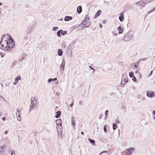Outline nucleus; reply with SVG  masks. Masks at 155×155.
<instances>
[{
    "label": "nucleus",
    "mask_w": 155,
    "mask_h": 155,
    "mask_svg": "<svg viewBox=\"0 0 155 155\" xmlns=\"http://www.w3.org/2000/svg\"><path fill=\"white\" fill-rule=\"evenodd\" d=\"M133 36V34L131 31H129L127 33L124 38V40L125 41H127L132 38Z\"/></svg>",
    "instance_id": "f257e3e1"
},
{
    "label": "nucleus",
    "mask_w": 155,
    "mask_h": 155,
    "mask_svg": "<svg viewBox=\"0 0 155 155\" xmlns=\"http://www.w3.org/2000/svg\"><path fill=\"white\" fill-rule=\"evenodd\" d=\"M30 99L31 105L30 106L29 112H30L31 110L33 109L37 103L36 99L35 97H31Z\"/></svg>",
    "instance_id": "f03ea898"
},
{
    "label": "nucleus",
    "mask_w": 155,
    "mask_h": 155,
    "mask_svg": "<svg viewBox=\"0 0 155 155\" xmlns=\"http://www.w3.org/2000/svg\"><path fill=\"white\" fill-rule=\"evenodd\" d=\"M56 124H57V128L59 127L58 129H60L61 130V128H62V120L60 118L57 119L56 121Z\"/></svg>",
    "instance_id": "7ed1b4c3"
},
{
    "label": "nucleus",
    "mask_w": 155,
    "mask_h": 155,
    "mask_svg": "<svg viewBox=\"0 0 155 155\" xmlns=\"http://www.w3.org/2000/svg\"><path fill=\"white\" fill-rule=\"evenodd\" d=\"M6 35L8 36V38H9V41L10 42V41H11L10 44L12 45L11 48H13L15 46L14 39L12 38L10 35L6 34Z\"/></svg>",
    "instance_id": "20e7f679"
},
{
    "label": "nucleus",
    "mask_w": 155,
    "mask_h": 155,
    "mask_svg": "<svg viewBox=\"0 0 155 155\" xmlns=\"http://www.w3.org/2000/svg\"><path fill=\"white\" fill-rule=\"evenodd\" d=\"M155 95V93L153 91L149 92L148 91L147 92V97H153Z\"/></svg>",
    "instance_id": "39448f33"
},
{
    "label": "nucleus",
    "mask_w": 155,
    "mask_h": 155,
    "mask_svg": "<svg viewBox=\"0 0 155 155\" xmlns=\"http://www.w3.org/2000/svg\"><path fill=\"white\" fill-rule=\"evenodd\" d=\"M33 27L32 26H29L26 31V33L27 34H29L31 32H32L33 31Z\"/></svg>",
    "instance_id": "423d86ee"
},
{
    "label": "nucleus",
    "mask_w": 155,
    "mask_h": 155,
    "mask_svg": "<svg viewBox=\"0 0 155 155\" xmlns=\"http://www.w3.org/2000/svg\"><path fill=\"white\" fill-rule=\"evenodd\" d=\"M124 13L123 12H122L120 15L119 17V19L120 21H123L124 20Z\"/></svg>",
    "instance_id": "0eeeda50"
},
{
    "label": "nucleus",
    "mask_w": 155,
    "mask_h": 155,
    "mask_svg": "<svg viewBox=\"0 0 155 155\" xmlns=\"http://www.w3.org/2000/svg\"><path fill=\"white\" fill-rule=\"evenodd\" d=\"M145 2L143 1H140L136 3V5H139L141 6H144Z\"/></svg>",
    "instance_id": "6e6552de"
},
{
    "label": "nucleus",
    "mask_w": 155,
    "mask_h": 155,
    "mask_svg": "<svg viewBox=\"0 0 155 155\" xmlns=\"http://www.w3.org/2000/svg\"><path fill=\"white\" fill-rule=\"evenodd\" d=\"M72 19V17L70 16H66L64 18V21H68L71 20Z\"/></svg>",
    "instance_id": "1a4fd4ad"
},
{
    "label": "nucleus",
    "mask_w": 155,
    "mask_h": 155,
    "mask_svg": "<svg viewBox=\"0 0 155 155\" xmlns=\"http://www.w3.org/2000/svg\"><path fill=\"white\" fill-rule=\"evenodd\" d=\"M65 61L64 59H63L62 62L61 63V65H60V68H62V69L63 70H64V67L65 66Z\"/></svg>",
    "instance_id": "9d476101"
},
{
    "label": "nucleus",
    "mask_w": 155,
    "mask_h": 155,
    "mask_svg": "<svg viewBox=\"0 0 155 155\" xmlns=\"http://www.w3.org/2000/svg\"><path fill=\"white\" fill-rule=\"evenodd\" d=\"M77 12L78 14H80V13H81V12L82 11V7L81 5L79 6L78 7V8H77Z\"/></svg>",
    "instance_id": "9b49d317"
},
{
    "label": "nucleus",
    "mask_w": 155,
    "mask_h": 155,
    "mask_svg": "<svg viewBox=\"0 0 155 155\" xmlns=\"http://www.w3.org/2000/svg\"><path fill=\"white\" fill-rule=\"evenodd\" d=\"M90 18L87 15H86L85 18L83 21V22L84 23V24H85V23H86V24H87V21H88L89 20H90Z\"/></svg>",
    "instance_id": "f8f14e48"
},
{
    "label": "nucleus",
    "mask_w": 155,
    "mask_h": 155,
    "mask_svg": "<svg viewBox=\"0 0 155 155\" xmlns=\"http://www.w3.org/2000/svg\"><path fill=\"white\" fill-rule=\"evenodd\" d=\"M56 115L55 116V117L56 118H59L61 116V111H58L56 112Z\"/></svg>",
    "instance_id": "ddd939ff"
},
{
    "label": "nucleus",
    "mask_w": 155,
    "mask_h": 155,
    "mask_svg": "<svg viewBox=\"0 0 155 155\" xmlns=\"http://www.w3.org/2000/svg\"><path fill=\"white\" fill-rule=\"evenodd\" d=\"M8 39L7 38V41H6V40H5V42H6V44H7V45L6 46H7V48H8V49H9V50H11L10 49L11 48V46H10V45L9 42H8Z\"/></svg>",
    "instance_id": "4468645a"
},
{
    "label": "nucleus",
    "mask_w": 155,
    "mask_h": 155,
    "mask_svg": "<svg viewBox=\"0 0 155 155\" xmlns=\"http://www.w3.org/2000/svg\"><path fill=\"white\" fill-rule=\"evenodd\" d=\"M101 10H98L96 14L95 15L94 18H96L98 16H99L101 14Z\"/></svg>",
    "instance_id": "2eb2a0df"
},
{
    "label": "nucleus",
    "mask_w": 155,
    "mask_h": 155,
    "mask_svg": "<svg viewBox=\"0 0 155 155\" xmlns=\"http://www.w3.org/2000/svg\"><path fill=\"white\" fill-rule=\"evenodd\" d=\"M57 53L58 55L59 56H61L63 54V51L61 49H58Z\"/></svg>",
    "instance_id": "dca6fc26"
},
{
    "label": "nucleus",
    "mask_w": 155,
    "mask_h": 155,
    "mask_svg": "<svg viewBox=\"0 0 155 155\" xmlns=\"http://www.w3.org/2000/svg\"><path fill=\"white\" fill-rule=\"evenodd\" d=\"M117 30L119 31V34H121L123 32V30L121 29V27L120 26H119L118 27Z\"/></svg>",
    "instance_id": "f3484780"
},
{
    "label": "nucleus",
    "mask_w": 155,
    "mask_h": 155,
    "mask_svg": "<svg viewBox=\"0 0 155 155\" xmlns=\"http://www.w3.org/2000/svg\"><path fill=\"white\" fill-rule=\"evenodd\" d=\"M88 140L92 144V145H94L95 144V141L94 140L92 139L91 138L88 139Z\"/></svg>",
    "instance_id": "a211bd4d"
},
{
    "label": "nucleus",
    "mask_w": 155,
    "mask_h": 155,
    "mask_svg": "<svg viewBox=\"0 0 155 155\" xmlns=\"http://www.w3.org/2000/svg\"><path fill=\"white\" fill-rule=\"evenodd\" d=\"M61 34L62 35H64L67 34V31H63L62 30H60Z\"/></svg>",
    "instance_id": "6ab92c4d"
},
{
    "label": "nucleus",
    "mask_w": 155,
    "mask_h": 155,
    "mask_svg": "<svg viewBox=\"0 0 155 155\" xmlns=\"http://www.w3.org/2000/svg\"><path fill=\"white\" fill-rule=\"evenodd\" d=\"M57 80V78H50L48 79V82L49 83H50L52 81H55Z\"/></svg>",
    "instance_id": "aec40b11"
},
{
    "label": "nucleus",
    "mask_w": 155,
    "mask_h": 155,
    "mask_svg": "<svg viewBox=\"0 0 155 155\" xmlns=\"http://www.w3.org/2000/svg\"><path fill=\"white\" fill-rule=\"evenodd\" d=\"M84 23L83 22V25H85V27L86 28L89 27L91 24V22H89L88 23H87V24L86 23H85V24H84Z\"/></svg>",
    "instance_id": "412c9836"
},
{
    "label": "nucleus",
    "mask_w": 155,
    "mask_h": 155,
    "mask_svg": "<svg viewBox=\"0 0 155 155\" xmlns=\"http://www.w3.org/2000/svg\"><path fill=\"white\" fill-rule=\"evenodd\" d=\"M125 153L126 155H130V151L129 149L125 151Z\"/></svg>",
    "instance_id": "4be33fe9"
},
{
    "label": "nucleus",
    "mask_w": 155,
    "mask_h": 155,
    "mask_svg": "<svg viewBox=\"0 0 155 155\" xmlns=\"http://www.w3.org/2000/svg\"><path fill=\"white\" fill-rule=\"evenodd\" d=\"M71 120L72 124L73 125V126H75V123L74 122V117L71 118Z\"/></svg>",
    "instance_id": "5701e85b"
},
{
    "label": "nucleus",
    "mask_w": 155,
    "mask_h": 155,
    "mask_svg": "<svg viewBox=\"0 0 155 155\" xmlns=\"http://www.w3.org/2000/svg\"><path fill=\"white\" fill-rule=\"evenodd\" d=\"M129 76L130 78H132L134 76V73L132 71H130L129 73Z\"/></svg>",
    "instance_id": "b1692460"
},
{
    "label": "nucleus",
    "mask_w": 155,
    "mask_h": 155,
    "mask_svg": "<svg viewBox=\"0 0 155 155\" xmlns=\"http://www.w3.org/2000/svg\"><path fill=\"white\" fill-rule=\"evenodd\" d=\"M21 77L20 76H18L16 77V78H15V81L17 82L18 81V80H21Z\"/></svg>",
    "instance_id": "393cba45"
},
{
    "label": "nucleus",
    "mask_w": 155,
    "mask_h": 155,
    "mask_svg": "<svg viewBox=\"0 0 155 155\" xmlns=\"http://www.w3.org/2000/svg\"><path fill=\"white\" fill-rule=\"evenodd\" d=\"M117 127V125L115 123H114L113 125V128L114 130L116 129Z\"/></svg>",
    "instance_id": "a878e982"
},
{
    "label": "nucleus",
    "mask_w": 155,
    "mask_h": 155,
    "mask_svg": "<svg viewBox=\"0 0 155 155\" xmlns=\"http://www.w3.org/2000/svg\"><path fill=\"white\" fill-rule=\"evenodd\" d=\"M5 151V150L2 149L0 147V154H2Z\"/></svg>",
    "instance_id": "bb28decb"
},
{
    "label": "nucleus",
    "mask_w": 155,
    "mask_h": 155,
    "mask_svg": "<svg viewBox=\"0 0 155 155\" xmlns=\"http://www.w3.org/2000/svg\"><path fill=\"white\" fill-rule=\"evenodd\" d=\"M60 34H61V32L60 31V30L57 31V35L59 37H61Z\"/></svg>",
    "instance_id": "cd10ccee"
},
{
    "label": "nucleus",
    "mask_w": 155,
    "mask_h": 155,
    "mask_svg": "<svg viewBox=\"0 0 155 155\" xmlns=\"http://www.w3.org/2000/svg\"><path fill=\"white\" fill-rule=\"evenodd\" d=\"M18 118H17V119L18 121H20L21 120V114H18Z\"/></svg>",
    "instance_id": "c85d7f7f"
},
{
    "label": "nucleus",
    "mask_w": 155,
    "mask_h": 155,
    "mask_svg": "<svg viewBox=\"0 0 155 155\" xmlns=\"http://www.w3.org/2000/svg\"><path fill=\"white\" fill-rule=\"evenodd\" d=\"M123 81L124 82V83L123 84H124L128 82L127 79L125 78H124L123 79Z\"/></svg>",
    "instance_id": "c756f323"
},
{
    "label": "nucleus",
    "mask_w": 155,
    "mask_h": 155,
    "mask_svg": "<svg viewBox=\"0 0 155 155\" xmlns=\"http://www.w3.org/2000/svg\"><path fill=\"white\" fill-rule=\"evenodd\" d=\"M58 27H54L52 29V30L54 31H57L58 29Z\"/></svg>",
    "instance_id": "7c9ffc66"
},
{
    "label": "nucleus",
    "mask_w": 155,
    "mask_h": 155,
    "mask_svg": "<svg viewBox=\"0 0 155 155\" xmlns=\"http://www.w3.org/2000/svg\"><path fill=\"white\" fill-rule=\"evenodd\" d=\"M4 37H5V35H3V36H2V38L1 39V41H0V43H2V40H3V39H4Z\"/></svg>",
    "instance_id": "2f4dec72"
},
{
    "label": "nucleus",
    "mask_w": 155,
    "mask_h": 155,
    "mask_svg": "<svg viewBox=\"0 0 155 155\" xmlns=\"http://www.w3.org/2000/svg\"><path fill=\"white\" fill-rule=\"evenodd\" d=\"M0 54L1 55L2 58H3L5 55V54L4 53H3L2 52L0 53Z\"/></svg>",
    "instance_id": "473e14b6"
},
{
    "label": "nucleus",
    "mask_w": 155,
    "mask_h": 155,
    "mask_svg": "<svg viewBox=\"0 0 155 155\" xmlns=\"http://www.w3.org/2000/svg\"><path fill=\"white\" fill-rule=\"evenodd\" d=\"M106 125H105L104 126V131L105 133H106V132H107V129L106 128Z\"/></svg>",
    "instance_id": "72a5a7b5"
},
{
    "label": "nucleus",
    "mask_w": 155,
    "mask_h": 155,
    "mask_svg": "<svg viewBox=\"0 0 155 155\" xmlns=\"http://www.w3.org/2000/svg\"><path fill=\"white\" fill-rule=\"evenodd\" d=\"M115 121L116 123L118 124H120V121L118 119H116Z\"/></svg>",
    "instance_id": "f704fd0d"
},
{
    "label": "nucleus",
    "mask_w": 155,
    "mask_h": 155,
    "mask_svg": "<svg viewBox=\"0 0 155 155\" xmlns=\"http://www.w3.org/2000/svg\"><path fill=\"white\" fill-rule=\"evenodd\" d=\"M17 114H16L17 115L18 114H21L20 111L19 110H18L17 108Z\"/></svg>",
    "instance_id": "c9c22d12"
},
{
    "label": "nucleus",
    "mask_w": 155,
    "mask_h": 155,
    "mask_svg": "<svg viewBox=\"0 0 155 155\" xmlns=\"http://www.w3.org/2000/svg\"><path fill=\"white\" fill-rule=\"evenodd\" d=\"M132 80L134 81H135L136 80V78L135 76H134L133 77Z\"/></svg>",
    "instance_id": "e433bc0d"
},
{
    "label": "nucleus",
    "mask_w": 155,
    "mask_h": 155,
    "mask_svg": "<svg viewBox=\"0 0 155 155\" xmlns=\"http://www.w3.org/2000/svg\"><path fill=\"white\" fill-rule=\"evenodd\" d=\"M102 114H101L99 115L98 118L100 119H101L102 118Z\"/></svg>",
    "instance_id": "4c0bfd02"
},
{
    "label": "nucleus",
    "mask_w": 155,
    "mask_h": 155,
    "mask_svg": "<svg viewBox=\"0 0 155 155\" xmlns=\"http://www.w3.org/2000/svg\"><path fill=\"white\" fill-rule=\"evenodd\" d=\"M6 146H5V144H4L3 146H2L1 147V148H2V149H4V150H5V148H6Z\"/></svg>",
    "instance_id": "58836bf2"
},
{
    "label": "nucleus",
    "mask_w": 155,
    "mask_h": 155,
    "mask_svg": "<svg viewBox=\"0 0 155 155\" xmlns=\"http://www.w3.org/2000/svg\"><path fill=\"white\" fill-rule=\"evenodd\" d=\"M153 0H147L146 2V3H149V2H153Z\"/></svg>",
    "instance_id": "ea45409f"
},
{
    "label": "nucleus",
    "mask_w": 155,
    "mask_h": 155,
    "mask_svg": "<svg viewBox=\"0 0 155 155\" xmlns=\"http://www.w3.org/2000/svg\"><path fill=\"white\" fill-rule=\"evenodd\" d=\"M108 110H106L105 111V115H108Z\"/></svg>",
    "instance_id": "a19ab883"
},
{
    "label": "nucleus",
    "mask_w": 155,
    "mask_h": 155,
    "mask_svg": "<svg viewBox=\"0 0 155 155\" xmlns=\"http://www.w3.org/2000/svg\"><path fill=\"white\" fill-rule=\"evenodd\" d=\"M89 67L90 68H91V69L92 70H93V72H92V73H94V71H95V70L93 68H92L91 66H89Z\"/></svg>",
    "instance_id": "79ce46f5"
},
{
    "label": "nucleus",
    "mask_w": 155,
    "mask_h": 155,
    "mask_svg": "<svg viewBox=\"0 0 155 155\" xmlns=\"http://www.w3.org/2000/svg\"><path fill=\"white\" fill-rule=\"evenodd\" d=\"M11 155H15V152L14 151L13 152L12 150L11 152Z\"/></svg>",
    "instance_id": "37998d69"
},
{
    "label": "nucleus",
    "mask_w": 155,
    "mask_h": 155,
    "mask_svg": "<svg viewBox=\"0 0 155 155\" xmlns=\"http://www.w3.org/2000/svg\"><path fill=\"white\" fill-rule=\"evenodd\" d=\"M4 49L5 50L8 51V48H7V46H5V48H4L3 49Z\"/></svg>",
    "instance_id": "c03bdc74"
},
{
    "label": "nucleus",
    "mask_w": 155,
    "mask_h": 155,
    "mask_svg": "<svg viewBox=\"0 0 155 155\" xmlns=\"http://www.w3.org/2000/svg\"><path fill=\"white\" fill-rule=\"evenodd\" d=\"M152 73H153V71H151L148 74L149 76H150L152 74Z\"/></svg>",
    "instance_id": "a18cd8bd"
},
{
    "label": "nucleus",
    "mask_w": 155,
    "mask_h": 155,
    "mask_svg": "<svg viewBox=\"0 0 155 155\" xmlns=\"http://www.w3.org/2000/svg\"><path fill=\"white\" fill-rule=\"evenodd\" d=\"M73 105H74V103H72L71 104H70V106L71 107H72L73 106Z\"/></svg>",
    "instance_id": "49530a36"
},
{
    "label": "nucleus",
    "mask_w": 155,
    "mask_h": 155,
    "mask_svg": "<svg viewBox=\"0 0 155 155\" xmlns=\"http://www.w3.org/2000/svg\"><path fill=\"white\" fill-rule=\"evenodd\" d=\"M62 47H64V48H65L66 46V45L65 44H64L62 45Z\"/></svg>",
    "instance_id": "de8ad7c7"
},
{
    "label": "nucleus",
    "mask_w": 155,
    "mask_h": 155,
    "mask_svg": "<svg viewBox=\"0 0 155 155\" xmlns=\"http://www.w3.org/2000/svg\"><path fill=\"white\" fill-rule=\"evenodd\" d=\"M24 59V57H23L22 58H19V61H22Z\"/></svg>",
    "instance_id": "09e8293b"
},
{
    "label": "nucleus",
    "mask_w": 155,
    "mask_h": 155,
    "mask_svg": "<svg viewBox=\"0 0 155 155\" xmlns=\"http://www.w3.org/2000/svg\"><path fill=\"white\" fill-rule=\"evenodd\" d=\"M4 45L3 44H2L1 45V47L2 48H4Z\"/></svg>",
    "instance_id": "8fccbe9b"
},
{
    "label": "nucleus",
    "mask_w": 155,
    "mask_h": 155,
    "mask_svg": "<svg viewBox=\"0 0 155 155\" xmlns=\"http://www.w3.org/2000/svg\"><path fill=\"white\" fill-rule=\"evenodd\" d=\"M154 11V10L153 9L152 10H150V11H149L147 14H149V13H150V12H152L153 11Z\"/></svg>",
    "instance_id": "3c124183"
},
{
    "label": "nucleus",
    "mask_w": 155,
    "mask_h": 155,
    "mask_svg": "<svg viewBox=\"0 0 155 155\" xmlns=\"http://www.w3.org/2000/svg\"><path fill=\"white\" fill-rule=\"evenodd\" d=\"M139 74L140 78H141L142 76V75L140 73H139Z\"/></svg>",
    "instance_id": "603ef678"
},
{
    "label": "nucleus",
    "mask_w": 155,
    "mask_h": 155,
    "mask_svg": "<svg viewBox=\"0 0 155 155\" xmlns=\"http://www.w3.org/2000/svg\"><path fill=\"white\" fill-rule=\"evenodd\" d=\"M2 119L3 121H5L6 120V118L5 117H3L2 118Z\"/></svg>",
    "instance_id": "864d4df0"
},
{
    "label": "nucleus",
    "mask_w": 155,
    "mask_h": 155,
    "mask_svg": "<svg viewBox=\"0 0 155 155\" xmlns=\"http://www.w3.org/2000/svg\"><path fill=\"white\" fill-rule=\"evenodd\" d=\"M1 98H2L3 100H5V99L2 96L0 95V99Z\"/></svg>",
    "instance_id": "5fc2aeb1"
},
{
    "label": "nucleus",
    "mask_w": 155,
    "mask_h": 155,
    "mask_svg": "<svg viewBox=\"0 0 155 155\" xmlns=\"http://www.w3.org/2000/svg\"><path fill=\"white\" fill-rule=\"evenodd\" d=\"M15 64H16V63L15 61H14V62H13V63H12V66H13L14 65H15Z\"/></svg>",
    "instance_id": "6e6d98bb"
},
{
    "label": "nucleus",
    "mask_w": 155,
    "mask_h": 155,
    "mask_svg": "<svg viewBox=\"0 0 155 155\" xmlns=\"http://www.w3.org/2000/svg\"><path fill=\"white\" fill-rule=\"evenodd\" d=\"M153 115H155V110H153Z\"/></svg>",
    "instance_id": "4d7b16f0"
},
{
    "label": "nucleus",
    "mask_w": 155,
    "mask_h": 155,
    "mask_svg": "<svg viewBox=\"0 0 155 155\" xmlns=\"http://www.w3.org/2000/svg\"><path fill=\"white\" fill-rule=\"evenodd\" d=\"M134 148H130L129 150L130 151L131 150H134Z\"/></svg>",
    "instance_id": "13d9d810"
},
{
    "label": "nucleus",
    "mask_w": 155,
    "mask_h": 155,
    "mask_svg": "<svg viewBox=\"0 0 155 155\" xmlns=\"http://www.w3.org/2000/svg\"><path fill=\"white\" fill-rule=\"evenodd\" d=\"M99 27L100 28H101L102 27V24H100L99 25Z\"/></svg>",
    "instance_id": "bf43d9fd"
},
{
    "label": "nucleus",
    "mask_w": 155,
    "mask_h": 155,
    "mask_svg": "<svg viewBox=\"0 0 155 155\" xmlns=\"http://www.w3.org/2000/svg\"><path fill=\"white\" fill-rule=\"evenodd\" d=\"M82 102L81 101H80L79 102V105H81L82 104Z\"/></svg>",
    "instance_id": "052dcab7"
},
{
    "label": "nucleus",
    "mask_w": 155,
    "mask_h": 155,
    "mask_svg": "<svg viewBox=\"0 0 155 155\" xmlns=\"http://www.w3.org/2000/svg\"><path fill=\"white\" fill-rule=\"evenodd\" d=\"M83 25V28L82 29H83L84 28H86L85 25Z\"/></svg>",
    "instance_id": "680f3d73"
},
{
    "label": "nucleus",
    "mask_w": 155,
    "mask_h": 155,
    "mask_svg": "<svg viewBox=\"0 0 155 155\" xmlns=\"http://www.w3.org/2000/svg\"><path fill=\"white\" fill-rule=\"evenodd\" d=\"M134 67L136 68H137V66L136 64H135L134 65Z\"/></svg>",
    "instance_id": "e2e57ef3"
},
{
    "label": "nucleus",
    "mask_w": 155,
    "mask_h": 155,
    "mask_svg": "<svg viewBox=\"0 0 155 155\" xmlns=\"http://www.w3.org/2000/svg\"><path fill=\"white\" fill-rule=\"evenodd\" d=\"M59 93H57H57H56V95H57V96H58V95H59Z\"/></svg>",
    "instance_id": "0e129e2a"
},
{
    "label": "nucleus",
    "mask_w": 155,
    "mask_h": 155,
    "mask_svg": "<svg viewBox=\"0 0 155 155\" xmlns=\"http://www.w3.org/2000/svg\"><path fill=\"white\" fill-rule=\"evenodd\" d=\"M135 73H138L139 74V72L138 71H137V70H136V72H135Z\"/></svg>",
    "instance_id": "69168bd1"
},
{
    "label": "nucleus",
    "mask_w": 155,
    "mask_h": 155,
    "mask_svg": "<svg viewBox=\"0 0 155 155\" xmlns=\"http://www.w3.org/2000/svg\"><path fill=\"white\" fill-rule=\"evenodd\" d=\"M107 151H103L102 152V153H107Z\"/></svg>",
    "instance_id": "338daca9"
},
{
    "label": "nucleus",
    "mask_w": 155,
    "mask_h": 155,
    "mask_svg": "<svg viewBox=\"0 0 155 155\" xmlns=\"http://www.w3.org/2000/svg\"><path fill=\"white\" fill-rule=\"evenodd\" d=\"M141 100H142V101H144L145 100V98H142L141 99Z\"/></svg>",
    "instance_id": "774afa93"
}]
</instances>
